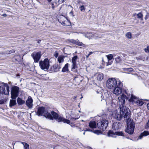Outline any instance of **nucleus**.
<instances>
[{
  "label": "nucleus",
  "instance_id": "nucleus-33",
  "mask_svg": "<svg viewBox=\"0 0 149 149\" xmlns=\"http://www.w3.org/2000/svg\"><path fill=\"white\" fill-rule=\"evenodd\" d=\"M126 36L129 39H130L132 38V34L130 32L127 33L125 34Z\"/></svg>",
  "mask_w": 149,
  "mask_h": 149
},
{
  "label": "nucleus",
  "instance_id": "nucleus-2",
  "mask_svg": "<svg viewBox=\"0 0 149 149\" xmlns=\"http://www.w3.org/2000/svg\"><path fill=\"white\" fill-rule=\"evenodd\" d=\"M50 114L53 118V119H50V120H53L54 119L58 122H63L64 123H66L68 124L70 123V120L65 119L62 117L59 116L58 115L57 113L54 112V111H51Z\"/></svg>",
  "mask_w": 149,
  "mask_h": 149
},
{
  "label": "nucleus",
  "instance_id": "nucleus-48",
  "mask_svg": "<svg viewBox=\"0 0 149 149\" xmlns=\"http://www.w3.org/2000/svg\"><path fill=\"white\" fill-rule=\"evenodd\" d=\"M77 98V96H73L72 97V98L74 100H75Z\"/></svg>",
  "mask_w": 149,
  "mask_h": 149
},
{
  "label": "nucleus",
  "instance_id": "nucleus-5",
  "mask_svg": "<svg viewBox=\"0 0 149 149\" xmlns=\"http://www.w3.org/2000/svg\"><path fill=\"white\" fill-rule=\"evenodd\" d=\"M119 80L117 81L115 78H111L108 79L106 84L108 88L112 89L115 88L117 85L118 83H119Z\"/></svg>",
  "mask_w": 149,
  "mask_h": 149
},
{
  "label": "nucleus",
  "instance_id": "nucleus-18",
  "mask_svg": "<svg viewBox=\"0 0 149 149\" xmlns=\"http://www.w3.org/2000/svg\"><path fill=\"white\" fill-rule=\"evenodd\" d=\"M121 126V124L118 122H116L114 123L112 126V129L116 130L119 129Z\"/></svg>",
  "mask_w": 149,
  "mask_h": 149
},
{
  "label": "nucleus",
  "instance_id": "nucleus-45",
  "mask_svg": "<svg viewBox=\"0 0 149 149\" xmlns=\"http://www.w3.org/2000/svg\"><path fill=\"white\" fill-rule=\"evenodd\" d=\"M128 70L130 72H131L133 71V69L132 68H127Z\"/></svg>",
  "mask_w": 149,
  "mask_h": 149
},
{
  "label": "nucleus",
  "instance_id": "nucleus-37",
  "mask_svg": "<svg viewBox=\"0 0 149 149\" xmlns=\"http://www.w3.org/2000/svg\"><path fill=\"white\" fill-rule=\"evenodd\" d=\"M93 132L97 135H99L102 133V132L100 130H95L93 131Z\"/></svg>",
  "mask_w": 149,
  "mask_h": 149
},
{
  "label": "nucleus",
  "instance_id": "nucleus-60",
  "mask_svg": "<svg viewBox=\"0 0 149 149\" xmlns=\"http://www.w3.org/2000/svg\"><path fill=\"white\" fill-rule=\"evenodd\" d=\"M82 97L81 98V99L82 98Z\"/></svg>",
  "mask_w": 149,
  "mask_h": 149
},
{
  "label": "nucleus",
  "instance_id": "nucleus-30",
  "mask_svg": "<svg viewBox=\"0 0 149 149\" xmlns=\"http://www.w3.org/2000/svg\"><path fill=\"white\" fill-rule=\"evenodd\" d=\"M21 143L23 145L24 149H29V145L26 143L24 142H21Z\"/></svg>",
  "mask_w": 149,
  "mask_h": 149
},
{
  "label": "nucleus",
  "instance_id": "nucleus-14",
  "mask_svg": "<svg viewBox=\"0 0 149 149\" xmlns=\"http://www.w3.org/2000/svg\"><path fill=\"white\" fill-rule=\"evenodd\" d=\"M41 55L40 52L34 53L32 54V57L34 59V62L38 63L40 59Z\"/></svg>",
  "mask_w": 149,
  "mask_h": 149
},
{
  "label": "nucleus",
  "instance_id": "nucleus-35",
  "mask_svg": "<svg viewBox=\"0 0 149 149\" xmlns=\"http://www.w3.org/2000/svg\"><path fill=\"white\" fill-rule=\"evenodd\" d=\"M77 58L78 57L77 56H75L72 57V63H76V60Z\"/></svg>",
  "mask_w": 149,
  "mask_h": 149
},
{
  "label": "nucleus",
  "instance_id": "nucleus-20",
  "mask_svg": "<svg viewBox=\"0 0 149 149\" xmlns=\"http://www.w3.org/2000/svg\"><path fill=\"white\" fill-rule=\"evenodd\" d=\"M85 36L88 38L89 39L92 38L94 37L95 35L92 33H90L89 32H87L85 34Z\"/></svg>",
  "mask_w": 149,
  "mask_h": 149
},
{
  "label": "nucleus",
  "instance_id": "nucleus-4",
  "mask_svg": "<svg viewBox=\"0 0 149 149\" xmlns=\"http://www.w3.org/2000/svg\"><path fill=\"white\" fill-rule=\"evenodd\" d=\"M127 124V127L126 128L125 131L130 134H133L135 127V123L131 120L128 121H126Z\"/></svg>",
  "mask_w": 149,
  "mask_h": 149
},
{
  "label": "nucleus",
  "instance_id": "nucleus-10",
  "mask_svg": "<svg viewBox=\"0 0 149 149\" xmlns=\"http://www.w3.org/2000/svg\"><path fill=\"white\" fill-rule=\"evenodd\" d=\"M58 20L63 25H69L70 24V21L63 15H60Z\"/></svg>",
  "mask_w": 149,
  "mask_h": 149
},
{
  "label": "nucleus",
  "instance_id": "nucleus-19",
  "mask_svg": "<svg viewBox=\"0 0 149 149\" xmlns=\"http://www.w3.org/2000/svg\"><path fill=\"white\" fill-rule=\"evenodd\" d=\"M72 63L71 70L74 72H77V69H76L77 68V63Z\"/></svg>",
  "mask_w": 149,
  "mask_h": 149
},
{
  "label": "nucleus",
  "instance_id": "nucleus-22",
  "mask_svg": "<svg viewBox=\"0 0 149 149\" xmlns=\"http://www.w3.org/2000/svg\"><path fill=\"white\" fill-rule=\"evenodd\" d=\"M61 67L60 65H59L57 64H55L53 66V68L55 72H57L58 71Z\"/></svg>",
  "mask_w": 149,
  "mask_h": 149
},
{
  "label": "nucleus",
  "instance_id": "nucleus-52",
  "mask_svg": "<svg viewBox=\"0 0 149 149\" xmlns=\"http://www.w3.org/2000/svg\"><path fill=\"white\" fill-rule=\"evenodd\" d=\"M111 63L109 62H108V63H107V65H111Z\"/></svg>",
  "mask_w": 149,
  "mask_h": 149
},
{
  "label": "nucleus",
  "instance_id": "nucleus-15",
  "mask_svg": "<svg viewBox=\"0 0 149 149\" xmlns=\"http://www.w3.org/2000/svg\"><path fill=\"white\" fill-rule=\"evenodd\" d=\"M66 0H58V4H57L56 0H53L51 2V6L52 8L54 10L56 7H57L59 4H61L63 3Z\"/></svg>",
  "mask_w": 149,
  "mask_h": 149
},
{
  "label": "nucleus",
  "instance_id": "nucleus-17",
  "mask_svg": "<svg viewBox=\"0 0 149 149\" xmlns=\"http://www.w3.org/2000/svg\"><path fill=\"white\" fill-rule=\"evenodd\" d=\"M113 117L116 119L118 120H120L123 117V115L121 114L120 111V114L117 111H115L114 113L113 114Z\"/></svg>",
  "mask_w": 149,
  "mask_h": 149
},
{
  "label": "nucleus",
  "instance_id": "nucleus-55",
  "mask_svg": "<svg viewBox=\"0 0 149 149\" xmlns=\"http://www.w3.org/2000/svg\"><path fill=\"white\" fill-rule=\"evenodd\" d=\"M113 56H116V54H113Z\"/></svg>",
  "mask_w": 149,
  "mask_h": 149
},
{
  "label": "nucleus",
  "instance_id": "nucleus-16",
  "mask_svg": "<svg viewBox=\"0 0 149 149\" xmlns=\"http://www.w3.org/2000/svg\"><path fill=\"white\" fill-rule=\"evenodd\" d=\"M33 100L30 96H29L26 102V104L29 109H31L33 106Z\"/></svg>",
  "mask_w": 149,
  "mask_h": 149
},
{
  "label": "nucleus",
  "instance_id": "nucleus-49",
  "mask_svg": "<svg viewBox=\"0 0 149 149\" xmlns=\"http://www.w3.org/2000/svg\"><path fill=\"white\" fill-rule=\"evenodd\" d=\"M2 16H3V17H6L7 15L6 14H3L2 15Z\"/></svg>",
  "mask_w": 149,
  "mask_h": 149
},
{
  "label": "nucleus",
  "instance_id": "nucleus-46",
  "mask_svg": "<svg viewBox=\"0 0 149 149\" xmlns=\"http://www.w3.org/2000/svg\"><path fill=\"white\" fill-rule=\"evenodd\" d=\"M146 126H147V127H149V120L148 122V123H147L146 125Z\"/></svg>",
  "mask_w": 149,
  "mask_h": 149
},
{
  "label": "nucleus",
  "instance_id": "nucleus-47",
  "mask_svg": "<svg viewBox=\"0 0 149 149\" xmlns=\"http://www.w3.org/2000/svg\"><path fill=\"white\" fill-rule=\"evenodd\" d=\"M85 131H92L90 129H86V130H84Z\"/></svg>",
  "mask_w": 149,
  "mask_h": 149
},
{
  "label": "nucleus",
  "instance_id": "nucleus-58",
  "mask_svg": "<svg viewBox=\"0 0 149 149\" xmlns=\"http://www.w3.org/2000/svg\"><path fill=\"white\" fill-rule=\"evenodd\" d=\"M147 100V101H149V100Z\"/></svg>",
  "mask_w": 149,
  "mask_h": 149
},
{
  "label": "nucleus",
  "instance_id": "nucleus-39",
  "mask_svg": "<svg viewBox=\"0 0 149 149\" xmlns=\"http://www.w3.org/2000/svg\"><path fill=\"white\" fill-rule=\"evenodd\" d=\"M70 42L76 44H78V41L74 40H70Z\"/></svg>",
  "mask_w": 149,
  "mask_h": 149
},
{
  "label": "nucleus",
  "instance_id": "nucleus-21",
  "mask_svg": "<svg viewBox=\"0 0 149 149\" xmlns=\"http://www.w3.org/2000/svg\"><path fill=\"white\" fill-rule=\"evenodd\" d=\"M89 126L90 127L94 128L96 127V123L95 121H91L89 123Z\"/></svg>",
  "mask_w": 149,
  "mask_h": 149
},
{
  "label": "nucleus",
  "instance_id": "nucleus-53",
  "mask_svg": "<svg viewBox=\"0 0 149 149\" xmlns=\"http://www.w3.org/2000/svg\"><path fill=\"white\" fill-rule=\"evenodd\" d=\"M145 19L146 20V19H148V17H147V15H146L145 17Z\"/></svg>",
  "mask_w": 149,
  "mask_h": 149
},
{
  "label": "nucleus",
  "instance_id": "nucleus-23",
  "mask_svg": "<svg viewBox=\"0 0 149 149\" xmlns=\"http://www.w3.org/2000/svg\"><path fill=\"white\" fill-rule=\"evenodd\" d=\"M149 135V132L147 131H144L139 136V139H141L144 136H146Z\"/></svg>",
  "mask_w": 149,
  "mask_h": 149
},
{
  "label": "nucleus",
  "instance_id": "nucleus-36",
  "mask_svg": "<svg viewBox=\"0 0 149 149\" xmlns=\"http://www.w3.org/2000/svg\"><path fill=\"white\" fill-rule=\"evenodd\" d=\"M107 56L109 61L112 59L113 57V55L112 54H109L107 55Z\"/></svg>",
  "mask_w": 149,
  "mask_h": 149
},
{
  "label": "nucleus",
  "instance_id": "nucleus-44",
  "mask_svg": "<svg viewBox=\"0 0 149 149\" xmlns=\"http://www.w3.org/2000/svg\"><path fill=\"white\" fill-rule=\"evenodd\" d=\"M77 45H79V46H82L83 45V44L82 42H78V44H77Z\"/></svg>",
  "mask_w": 149,
  "mask_h": 149
},
{
  "label": "nucleus",
  "instance_id": "nucleus-43",
  "mask_svg": "<svg viewBox=\"0 0 149 149\" xmlns=\"http://www.w3.org/2000/svg\"><path fill=\"white\" fill-rule=\"evenodd\" d=\"M54 56L56 58H57L58 56V53L56 52H55L54 53Z\"/></svg>",
  "mask_w": 149,
  "mask_h": 149
},
{
  "label": "nucleus",
  "instance_id": "nucleus-13",
  "mask_svg": "<svg viewBox=\"0 0 149 149\" xmlns=\"http://www.w3.org/2000/svg\"><path fill=\"white\" fill-rule=\"evenodd\" d=\"M129 98L127 97L126 95L124 94H122L118 98L119 101L120 102V107H121V105H123V106H124V104L125 102V99H128Z\"/></svg>",
  "mask_w": 149,
  "mask_h": 149
},
{
  "label": "nucleus",
  "instance_id": "nucleus-31",
  "mask_svg": "<svg viewBox=\"0 0 149 149\" xmlns=\"http://www.w3.org/2000/svg\"><path fill=\"white\" fill-rule=\"evenodd\" d=\"M137 16L138 18L140 19L141 20H143V15L141 13H139L137 14Z\"/></svg>",
  "mask_w": 149,
  "mask_h": 149
},
{
  "label": "nucleus",
  "instance_id": "nucleus-29",
  "mask_svg": "<svg viewBox=\"0 0 149 149\" xmlns=\"http://www.w3.org/2000/svg\"><path fill=\"white\" fill-rule=\"evenodd\" d=\"M68 63H66L63 68L62 71L63 72H65L66 71L68 70Z\"/></svg>",
  "mask_w": 149,
  "mask_h": 149
},
{
  "label": "nucleus",
  "instance_id": "nucleus-54",
  "mask_svg": "<svg viewBox=\"0 0 149 149\" xmlns=\"http://www.w3.org/2000/svg\"><path fill=\"white\" fill-rule=\"evenodd\" d=\"M52 0H47L48 2H51Z\"/></svg>",
  "mask_w": 149,
  "mask_h": 149
},
{
  "label": "nucleus",
  "instance_id": "nucleus-61",
  "mask_svg": "<svg viewBox=\"0 0 149 149\" xmlns=\"http://www.w3.org/2000/svg\"><path fill=\"white\" fill-rule=\"evenodd\" d=\"M74 120H76V119H75V118H74Z\"/></svg>",
  "mask_w": 149,
  "mask_h": 149
},
{
  "label": "nucleus",
  "instance_id": "nucleus-59",
  "mask_svg": "<svg viewBox=\"0 0 149 149\" xmlns=\"http://www.w3.org/2000/svg\"><path fill=\"white\" fill-rule=\"evenodd\" d=\"M79 129H80V131H81V128H79Z\"/></svg>",
  "mask_w": 149,
  "mask_h": 149
},
{
  "label": "nucleus",
  "instance_id": "nucleus-51",
  "mask_svg": "<svg viewBox=\"0 0 149 149\" xmlns=\"http://www.w3.org/2000/svg\"><path fill=\"white\" fill-rule=\"evenodd\" d=\"M41 40H38V43H40L41 42Z\"/></svg>",
  "mask_w": 149,
  "mask_h": 149
},
{
  "label": "nucleus",
  "instance_id": "nucleus-6",
  "mask_svg": "<svg viewBox=\"0 0 149 149\" xmlns=\"http://www.w3.org/2000/svg\"><path fill=\"white\" fill-rule=\"evenodd\" d=\"M9 86L4 83H0V93L2 94L8 95L9 92Z\"/></svg>",
  "mask_w": 149,
  "mask_h": 149
},
{
  "label": "nucleus",
  "instance_id": "nucleus-34",
  "mask_svg": "<svg viewBox=\"0 0 149 149\" xmlns=\"http://www.w3.org/2000/svg\"><path fill=\"white\" fill-rule=\"evenodd\" d=\"M116 135L121 136H124V133L123 132H115Z\"/></svg>",
  "mask_w": 149,
  "mask_h": 149
},
{
  "label": "nucleus",
  "instance_id": "nucleus-25",
  "mask_svg": "<svg viewBox=\"0 0 149 149\" xmlns=\"http://www.w3.org/2000/svg\"><path fill=\"white\" fill-rule=\"evenodd\" d=\"M17 101L19 105H21L25 103V101L19 97H18Z\"/></svg>",
  "mask_w": 149,
  "mask_h": 149
},
{
  "label": "nucleus",
  "instance_id": "nucleus-26",
  "mask_svg": "<svg viewBox=\"0 0 149 149\" xmlns=\"http://www.w3.org/2000/svg\"><path fill=\"white\" fill-rule=\"evenodd\" d=\"M104 75L102 73H99L97 75V79L99 81L102 80L103 78Z\"/></svg>",
  "mask_w": 149,
  "mask_h": 149
},
{
  "label": "nucleus",
  "instance_id": "nucleus-7",
  "mask_svg": "<svg viewBox=\"0 0 149 149\" xmlns=\"http://www.w3.org/2000/svg\"><path fill=\"white\" fill-rule=\"evenodd\" d=\"M108 123V121L107 120H102L100 122L97 123V127L100 130L104 131L107 128Z\"/></svg>",
  "mask_w": 149,
  "mask_h": 149
},
{
  "label": "nucleus",
  "instance_id": "nucleus-56",
  "mask_svg": "<svg viewBox=\"0 0 149 149\" xmlns=\"http://www.w3.org/2000/svg\"><path fill=\"white\" fill-rule=\"evenodd\" d=\"M1 102V101H0V104H2V103Z\"/></svg>",
  "mask_w": 149,
  "mask_h": 149
},
{
  "label": "nucleus",
  "instance_id": "nucleus-41",
  "mask_svg": "<svg viewBox=\"0 0 149 149\" xmlns=\"http://www.w3.org/2000/svg\"><path fill=\"white\" fill-rule=\"evenodd\" d=\"M15 52V51L14 49H13L11 50H10V51H9L8 53L10 54L12 53H14Z\"/></svg>",
  "mask_w": 149,
  "mask_h": 149
},
{
  "label": "nucleus",
  "instance_id": "nucleus-1",
  "mask_svg": "<svg viewBox=\"0 0 149 149\" xmlns=\"http://www.w3.org/2000/svg\"><path fill=\"white\" fill-rule=\"evenodd\" d=\"M120 113L123 115L124 118L126 119V121L131 120L130 118L131 115L130 111L129 108L124 106H123V105H121V107H120Z\"/></svg>",
  "mask_w": 149,
  "mask_h": 149
},
{
  "label": "nucleus",
  "instance_id": "nucleus-57",
  "mask_svg": "<svg viewBox=\"0 0 149 149\" xmlns=\"http://www.w3.org/2000/svg\"><path fill=\"white\" fill-rule=\"evenodd\" d=\"M85 134V131H84V133H83V134L84 135Z\"/></svg>",
  "mask_w": 149,
  "mask_h": 149
},
{
  "label": "nucleus",
  "instance_id": "nucleus-11",
  "mask_svg": "<svg viewBox=\"0 0 149 149\" xmlns=\"http://www.w3.org/2000/svg\"><path fill=\"white\" fill-rule=\"evenodd\" d=\"M116 86H116L114 88V89L113 91V93L114 94L116 95H118L120 94L122 92L121 87L122 86V84L120 81H119V83H118Z\"/></svg>",
  "mask_w": 149,
  "mask_h": 149
},
{
  "label": "nucleus",
  "instance_id": "nucleus-50",
  "mask_svg": "<svg viewBox=\"0 0 149 149\" xmlns=\"http://www.w3.org/2000/svg\"><path fill=\"white\" fill-rule=\"evenodd\" d=\"M147 107L148 109L149 110V103L147 104Z\"/></svg>",
  "mask_w": 149,
  "mask_h": 149
},
{
  "label": "nucleus",
  "instance_id": "nucleus-40",
  "mask_svg": "<svg viewBox=\"0 0 149 149\" xmlns=\"http://www.w3.org/2000/svg\"><path fill=\"white\" fill-rule=\"evenodd\" d=\"M145 51L146 52H149V46H147V48L145 49Z\"/></svg>",
  "mask_w": 149,
  "mask_h": 149
},
{
  "label": "nucleus",
  "instance_id": "nucleus-32",
  "mask_svg": "<svg viewBox=\"0 0 149 149\" xmlns=\"http://www.w3.org/2000/svg\"><path fill=\"white\" fill-rule=\"evenodd\" d=\"M115 61L117 63H119L122 61V59L120 56H118L115 58Z\"/></svg>",
  "mask_w": 149,
  "mask_h": 149
},
{
  "label": "nucleus",
  "instance_id": "nucleus-24",
  "mask_svg": "<svg viewBox=\"0 0 149 149\" xmlns=\"http://www.w3.org/2000/svg\"><path fill=\"white\" fill-rule=\"evenodd\" d=\"M108 136H111L113 137H116V133H114L113 131L111 130H109L108 132L107 133Z\"/></svg>",
  "mask_w": 149,
  "mask_h": 149
},
{
  "label": "nucleus",
  "instance_id": "nucleus-27",
  "mask_svg": "<svg viewBox=\"0 0 149 149\" xmlns=\"http://www.w3.org/2000/svg\"><path fill=\"white\" fill-rule=\"evenodd\" d=\"M15 99L11 100L10 102V106L12 107L16 104V101Z\"/></svg>",
  "mask_w": 149,
  "mask_h": 149
},
{
  "label": "nucleus",
  "instance_id": "nucleus-8",
  "mask_svg": "<svg viewBox=\"0 0 149 149\" xmlns=\"http://www.w3.org/2000/svg\"><path fill=\"white\" fill-rule=\"evenodd\" d=\"M19 93V88L17 86H15L11 88V98L15 99L18 96Z\"/></svg>",
  "mask_w": 149,
  "mask_h": 149
},
{
  "label": "nucleus",
  "instance_id": "nucleus-28",
  "mask_svg": "<svg viewBox=\"0 0 149 149\" xmlns=\"http://www.w3.org/2000/svg\"><path fill=\"white\" fill-rule=\"evenodd\" d=\"M64 56H60L58 58V60L59 63L63 62L64 61Z\"/></svg>",
  "mask_w": 149,
  "mask_h": 149
},
{
  "label": "nucleus",
  "instance_id": "nucleus-42",
  "mask_svg": "<svg viewBox=\"0 0 149 149\" xmlns=\"http://www.w3.org/2000/svg\"><path fill=\"white\" fill-rule=\"evenodd\" d=\"M94 53V52H89V54L87 55L86 56V57L87 58H88V57L91 54H92Z\"/></svg>",
  "mask_w": 149,
  "mask_h": 149
},
{
  "label": "nucleus",
  "instance_id": "nucleus-38",
  "mask_svg": "<svg viewBox=\"0 0 149 149\" xmlns=\"http://www.w3.org/2000/svg\"><path fill=\"white\" fill-rule=\"evenodd\" d=\"M79 8L81 11H84L85 10V8L83 5H82L80 6Z\"/></svg>",
  "mask_w": 149,
  "mask_h": 149
},
{
  "label": "nucleus",
  "instance_id": "nucleus-12",
  "mask_svg": "<svg viewBox=\"0 0 149 149\" xmlns=\"http://www.w3.org/2000/svg\"><path fill=\"white\" fill-rule=\"evenodd\" d=\"M137 98L134 95L131 94V98L129 99L130 102H136V103L137 105L139 106H141L143 104V102L141 100H137Z\"/></svg>",
  "mask_w": 149,
  "mask_h": 149
},
{
  "label": "nucleus",
  "instance_id": "nucleus-9",
  "mask_svg": "<svg viewBox=\"0 0 149 149\" xmlns=\"http://www.w3.org/2000/svg\"><path fill=\"white\" fill-rule=\"evenodd\" d=\"M39 65L42 69L45 70H47L49 66V61L47 58H46L43 61H40Z\"/></svg>",
  "mask_w": 149,
  "mask_h": 149
},
{
  "label": "nucleus",
  "instance_id": "nucleus-3",
  "mask_svg": "<svg viewBox=\"0 0 149 149\" xmlns=\"http://www.w3.org/2000/svg\"><path fill=\"white\" fill-rule=\"evenodd\" d=\"M37 115L38 116H44L47 118L49 119H53L50 113H48L47 110L43 107H39L38 109Z\"/></svg>",
  "mask_w": 149,
  "mask_h": 149
}]
</instances>
